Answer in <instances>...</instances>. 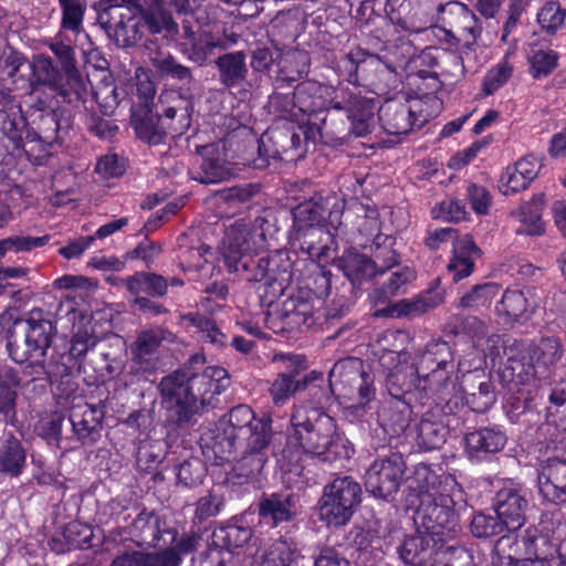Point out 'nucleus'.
I'll return each mask as SVG.
<instances>
[{"instance_id": "22", "label": "nucleus", "mask_w": 566, "mask_h": 566, "mask_svg": "<svg viewBox=\"0 0 566 566\" xmlns=\"http://www.w3.org/2000/svg\"><path fill=\"white\" fill-rule=\"evenodd\" d=\"M493 506L499 521L509 531H516L524 524L527 501L515 486L505 485L499 490Z\"/></svg>"}, {"instance_id": "7", "label": "nucleus", "mask_w": 566, "mask_h": 566, "mask_svg": "<svg viewBox=\"0 0 566 566\" xmlns=\"http://www.w3.org/2000/svg\"><path fill=\"white\" fill-rule=\"evenodd\" d=\"M454 364L447 342L432 340L419 353V395L424 398L441 394L452 386Z\"/></svg>"}, {"instance_id": "53", "label": "nucleus", "mask_w": 566, "mask_h": 566, "mask_svg": "<svg viewBox=\"0 0 566 566\" xmlns=\"http://www.w3.org/2000/svg\"><path fill=\"white\" fill-rule=\"evenodd\" d=\"M151 64L160 75H168L188 85V90L196 86L197 82L193 80L189 67L180 64L171 55L157 56L151 60Z\"/></svg>"}, {"instance_id": "33", "label": "nucleus", "mask_w": 566, "mask_h": 566, "mask_svg": "<svg viewBox=\"0 0 566 566\" xmlns=\"http://www.w3.org/2000/svg\"><path fill=\"white\" fill-rule=\"evenodd\" d=\"M163 104H168L163 109V115L166 119H177L169 127L176 135L184 134L191 124V114L193 112V104L191 95L182 96L177 92H168L160 96Z\"/></svg>"}, {"instance_id": "63", "label": "nucleus", "mask_w": 566, "mask_h": 566, "mask_svg": "<svg viewBox=\"0 0 566 566\" xmlns=\"http://www.w3.org/2000/svg\"><path fill=\"white\" fill-rule=\"evenodd\" d=\"M159 120V118L154 116H146L140 120H137L135 124L137 136L149 144L157 145L163 143L166 132L164 128L158 126Z\"/></svg>"}, {"instance_id": "26", "label": "nucleus", "mask_w": 566, "mask_h": 566, "mask_svg": "<svg viewBox=\"0 0 566 566\" xmlns=\"http://www.w3.org/2000/svg\"><path fill=\"white\" fill-rule=\"evenodd\" d=\"M409 488L417 493L420 502L426 495L433 497L440 495L441 492L457 491L458 484L450 476L438 475L430 465L419 463L415 467Z\"/></svg>"}, {"instance_id": "48", "label": "nucleus", "mask_w": 566, "mask_h": 566, "mask_svg": "<svg viewBox=\"0 0 566 566\" xmlns=\"http://www.w3.org/2000/svg\"><path fill=\"white\" fill-rule=\"evenodd\" d=\"M502 376L509 384L518 387L534 382L537 378L543 377L544 374L531 360L528 364H525L520 359L509 358Z\"/></svg>"}, {"instance_id": "29", "label": "nucleus", "mask_w": 566, "mask_h": 566, "mask_svg": "<svg viewBox=\"0 0 566 566\" xmlns=\"http://www.w3.org/2000/svg\"><path fill=\"white\" fill-rule=\"evenodd\" d=\"M535 305L520 290H506L495 305V313L506 325L524 323L534 313Z\"/></svg>"}, {"instance_id": "58", "label": "nucleus", "mask_w": 566, "mask_h": 566, "mask_svg": "<svg viewBox=\"0 0 566 566\" xmlns=\"http://www.w3.org/2000/svg\"><path fill=\"white\" fill-rule=\"evenodd\" d=\"M558 55L553 50L532 49L530 63L535 77L548 75L557 64Z\"/></svg>"}, {"instance_id": "13", "label": "nucleus", "mask_w": 566, "mask_h": 566, "mask_svg": "<svg viewBox=\"0 0 566 566\" xmlns=\"http://www.w3.org/2000/svg\"><path fill=\"white\" fill-rule=\"evenodd\" d=\"M453 242L452 258L447 269L452 274V280L458 282L471 275L474 270V261L480 250L469 235L458 238L457 230L453 228H440L429 230L424 239L428 249L437 251L442 244Z\"/></svg>"}, {"instance_id": "9", "label": "nucleus", "mask_w": 566, "mask_h": 566, "mask_svg": "<svg viewBox=\"0 0 566 566\" xmlns=\"http://www.w3.org/2000/svg\"><path fill=\"white\" fill-rule=\"evenodd\" d=\"M457 495H461L459 489L447 493L441 492L440 495L433 497L426 495L419 502L413 515L417 527L446 542L453 538L459 528L454 513Z\"/></svg>"}, {"instance_id": "44", "label": "nucleus", "mask_w": 566, "mask_h": 566, "mask_svg": "<svg viewBox=\"0 0 566 566\" xmlns=\"http://www.w3.org/2000/svg\"><path fill=\"white\" fill-rule=\"evenodd\" d=\"M563 348L557 338H543L530 348V360L545 375L562 357Z\"/></svg>"}, {"instance_id": "19", "label": "nucleus", "mask_w": 566, "mask_h": 566, "mask_svg": "<svg viewBox=\"0 0 566 566\" xmlns=\"http://www.w3.org/2000/svg\"><path fill=\"white\" fill-rule=\"evenodd\" d=\"M197 153L200 157V165L192 172L195 180L201 184H218L227 180L231 176L224 142L218 140L197 146Z\"/></svg>"}, {"instance_id": "27", "label": "nucleus", "mask_w": 566, "mask_h": 566, "mask_svg": "<svg viewBox=\"0 0 566 566\" xmlns=\"http://www.w3.org/2000/svg\"><path fill=\"white\" fill-rule=\"evenodd\" d=\"M25 126L27 122L20 109H0V161L8 155L20 153Z\"/></svg>"}, {"instance_id": "36", "label": "nucleus", "mask_w": 566, "mask_h": 566, "mask_svg": "<svg viewBox=\"0 0 566 566\" xmlns=\"http://www.w3.org/2000/svg\"><path fill=\"white\" fill-rule=\"evenodd\" d=\"M326 208L323 199L304 201L293 209V233L318 234Z\"/></svg>"}, {"instance_id": "1", "label": "nucleus", "mask_w": 566, "mask_h": 566, "mask_svg": "<svg viewBox=\"0 0 566 566\" xmlns=\"http://www.w3.org/2000/svg\"><path fill=\"white\" fill-rule=\"evenodd\" d=\"M270 417L258 418L247 405L233 407L227 418L219 421L216 448L223 454L241 451L242 457L233 465L237 476L252 478L266 462L265 450L272 441Z\"/></svg>"}, {"instance_id": "52", "label": "nucleus", "mask_w": 566, "mask_h": 566, "mask_svg": "<svg viewBox=\"0 0 566 566\" xmlns=\"http://www.w3.org/2000/svg\"><path fill=\"white\" fill-rule=\"evenodd\" d=\"M25 462V454L20 441L9 437L0 447V471L18 474Z\"/></svg>"}, {"instance_id": "38", "label": "nucleus", "mask_w": 566, "mask_h": 566, "mask_svg": "<svg viewBox=\"0 0 566 566\" xmlns=\"http://www.w3.org/2000/svg\"><path fill=\"white\" fill-rule=\"evenodd\" d=\"M57 103L39 97L33 107L40 112L39 115V137L48 144L56 142L59 139V132L64 127L69 126V122L65 119L62 122L57 113Z\"/></svg>"}, {"instance_id": "20", "label": "nucleus", "mask_w": 566, "mask_h": 566, "mask_svg": "<svg viewBox=\"0 0 566 566\" xmlns=\"http://www.w3.org/2000/svg\"><path fill=\"white\" fill-rule=\"evenodd\" d=\"M444 543L446 541L417 527L415 534L403 539L399 555L407 566H436L437 556Z\"/></svg>"}, {"instance_id": "54", "label": "nucleus", "mask_w": 566, "mask_h": 566, "mask_svg": "<svg viewBox=\"0 0 566 566\" xmlns=\"http://www.w3.org/2000/svg\"><path fill=\"white\" fill-rule=\"evenodd\" d=\"M185 321L189 322L190 326L195 328L200 340L210 343L217 347L226 344L227 336L219 329L214 322L208 317L200 315H187Z\"/></svg>"}, {"instance_id": "62", "label": "nucleus", "mask_w": 566, "mask_h": 566, "mask_svg": "<svg viewBox=\"0 0 566 566\" xmlns=\"http://www.w3.org/2000/svg\"><path fill=\"white\" fill-rule=\"evenodd\" d=\"M467 403L476 412H484L495 402V396L490 381H481L476 390L467 392Z\"/></svg>"}, {"instance_id": "10", "label": "nucleus", "mask_w": 566, "mask_h": 566, "mask_svg": "<svg viewBox=\"0 0 566 566\" xmlns=\"http://www.w3.org/2000/svg\"><path fill=\"white\" fill-rule=\"evenodd\" d=\"M408 360L409 355L406 352L384 350L379 365L391 397L420 402L419 354L413 361Z\"/></svg>"}, {"instance_id": "35", "label": "nucleus", "mask_w": 566, "mask_h": 566, "mask_svg": "<svg viewBox=\"0 0 566 566\" xmlns=\"http://www.w3.org/2000/svg\"><path fill=\"white\" fill-rule=\"evenodd\" d=\"M407 399L391 397L377 411L379 426L389 434H398L408 428L410 403Z\"/></svg>"}, {"instance_id": "39", "label": "nucleus", "mask_w": 566, "mask_h": 566, "mask_svg": "<svg viewBox=\"0 0 566 566\" xmlns=\"http://www.w3.org/2000/svg\"><path fill=\"white\" fill-rule=\"evenodd\" d=\"M256 556L260 566H291L297 557V546L291 539L279 538L265 544Z\"/></svg>"}, {"instance_id": "43", "label": "nucleus", "mask_w": 566, "mask_h": 566, "mask_svg": "<svg viewBox=\"0 0 566 566\" xmlns=\"http://www.w3.org/2000/svg\"><path fill=\"white\" fill-rule=\"evenodd\" d=\"M219 69L220 81L228 87L234 86L247 75L245 55L241 51L227 53L216 61Z\"/></svg>"}, {"instance_id": "25", "label": "nucleus", "mask_w": 566, "mask_h": 566, "mask_svg": "<svg viewBox=\"0 0 566 566\" xmlns=\"http://www.w3.org/2000/svg\"><path fill=\"white\" fill-rule=\"evenodd\" d=\"M313 315V304L298 295L289 296L275 310V316L281 321V329L289 332L311 327L314 324Z\"/></svg>"}, {"instance_id": "11", "label": "nucleus", "mask_w": 566, "mask_h": 566, "mask_svg": "<svg viewBox=\"0 0 566 566\" xmlns=\"http://www.w3.org/2000/svg\"><path fill=\"white\" fill-rule=\"evenodd\" d=\"M295 438L306 453L324 454L336 433L334 419L318 409L297 408L291 419Z\"/></svg>"}, {"instance_id": "23", "label": "nucleus", "mask_w": 566, "mask_h": 566, "mask_svg": "<svg viewBox=\"0 0 566 566\" xmlns=\"http://www.w3.org/2000/svg\"><path fill=\"white\" fill-rule=\"evenodd\" d=\"M542 161L535 156H525L514 165L509 166L500 178V191L512 195L525 190L537 177Z\"/></svg>"}, {"instance_id": "12", "label": "nucleus", "mask_w": 566, "mask_h": 566, "mask_svg": "<svg viewBox=\"0 0 566 566\" xmlns=\"http://www.w3.org/2000/svg\"><path fill=\"white\" fill-rule=\"evenodd\" d=\"M361 488L350 476L336 478L325 486L319 501V518L328 526H343L360 503Z\"/></svg>"}, {"instance_id": "31", "label": "nucleus", "mask_w": 566, "mask_h": 566, "mask_svg": "<svg viewBox=\"0 0 566 566\" xmlns=\"http://www.w3.org/2000/svg\"><path fill=\"white\" fill-rule=\"evenodd\" d=\"M505 443L506 436L494 428H482L465 436L467 452L470 458L478 460L501 451Z\"/></svg>"}, {"instance_id": "18", "label": "nucleus", "mask_w": 566, "mask_h": 566, "mask_svg": "<svg viewBox=\"0 0 566 566\" xmlns=\"http://www.w3.org/2000/svg\"><path fill=\"white\" fill-rule=\"evenodd\" d=\"M200 536L195 533H185L174 548L161 553L132 552L116 557L111 566H179L180 555H187L197 549Z\"/></svg>"}, {"instance_id": "21", "label": "nucleus", "mask_w": 566, "mask_h": 566, "mask_svg": "<svg viewBox=\"0 0 566 566\" xmlns=\"http://www.w3.org/2000/svg\"><path fill=\"white\" fill-rule=\"evenodd\" d=\"M447 433L440 417L428 411L408 426L406 437L419 451H430L444 443Z\"/></svg>"}, {"instance_id": "37", "label": "nucleus", "mask_w": 566, "mask_h": 566, "mask_svg": "<svg viewBox=\"0 0 566 566\" xmlns=\"http://www.w3.org/2000/svg\"><path fill=\"white\" fill-rule=\"evenodd\" d=\"M74 35L70 36L66 32L60 31L50 42L49 46L54 55L59 59L62 71L67 78V83L74 90L81 86V74L76 69V61L74 57L73 43L75 42Z\"/></svg>"}, {"instance_id": "4", "label": "nucleus", "mask_w": 566, "mask_h": 566, "mask_svg": "<svg viewBox=\"0 0 566 566\" xmlns=\"http://www.w3.org/2000/svg\"><path fill=\"white\" fill-rule=\"evenodd\" d=\"M53 326L50 321L41 318V312H32L25 321L22 335L10 333L7 348L11 359L18 364L32 360L48 376H62L67 373L65 364L55 365L42 359L51 346Z\"/></svg>"}, {"instance_id": "16", "label": "nucleus", "mask_w": 566, "mask_h": 566, "mask_svg": "<svg viewBox=\"0 0 566 566\" xmlns=\"http://www.w3.org/2000/svg\"><path fill=\"white\" fill-rule=\"evenodd\" d=\"M380 124L389 135H405L420 128L428 120L419 99L407 102L387 101L378 109Z\"/></svg>"}, {"instance_id": "40", "label": "nucleus", "mask_w": 566, "mask_h": 566, "mask_svg": "<svg viewBox=\"0 0 566 566\" xmlns=\"http://www.w3.org/2000/svg\"><path fill=\"white\" fill-rule=\"evenodd\" d=\"M259 513L262 522L271 526H276L282 522H287L294 515L292 496L272 494L260 502Z\"/></svg>"}, {"instance_id": "56", "label": "nucleus", "mask_w": 566, "mask_h": 566, "mask_svg": "<svg viewBox=\"0 0 566 566\" xmlns=\"http://www.w3.org/2000/svg\"><path fill=\"white\" fill-rule=\"evenodd\" d=\"M327 235L328 233L324 230L323 227H319L318 234H311L308 232L304 235L293 233V229H291L290 240L293 242V244H297L302 251L306 252L310 256L313 258L323 254V251L326 248L324 237Z\"/></svg>"}, {"instance_id": "46", "label": "nucleus", "mask_w": 566, "mask_h": 566, "mask_svg": "<svg viewBox=\"0 0 566 566\" xmlns=\"http://www.w3.org/2000/svg\"><path fill=\"white\" fill-rule=\"evenodd\" d=\"M380 259V253L376 254L373 261L363 254L348 252L342 256L339 266L352 282H358L374 273L375 266L378 265Z\"/></svg>"}, {"instance_id": "3", "label": "nucleus", "mask_w": 566, "mask_h": 566, "mask_svg": "<svg viewBox=\"0 0 566 566\" xmlns=\"http://www.w3.org/2000/svg\"><path fill=\"white\" fill-rule=\"evenodd\" d=\"M329 103L333 111L327 113L317 127L324 143L343 144L350 133L364 136L370 132L376 104L374 99L363 96L358 87L338 85L333 88Z\"/></svg>"}, {"instance_id": "30", "label": "nucleus", "mask_w": 566, "mask_h": 566, "mask_svg": "<svg viewBox=\"0 0 566 566\" xmlns=\"http://www.w3.org/2000/svg\"><path fill=\"white\" fill-rule=\"evenodd\" d=\"M98 22L117 46H132L138 40L136 23L130 17H125L123 11H99Z\"/></svg>"}, {"instance_id": "60", "label": "nucleus", "mask_w": 566, "mask_h": 566, "mask_svg": "<svg viewBox=\"0 0 566 566\" xmlns=\"http://www.w3.org/2000/svg\"><path fill=\"white\" fill-rule=\"evenodd\" d=\"M300 387V380L292 379V375L286 373H280L279 377L273 381L270 392L274 403L282 406Z\"/></svg>"}, {"instance_id": "51", "label": "nucleus", "mask_w": 566, "mask_h": 566, "mask_svg": "<svg viewBox=\"0 0 566 566\" xmlns=\"http://www.w3.org/2000/svg\"><path fill=\"white\" fill-rule=\"evenodd\" d=\"M512 216L520 222V227L516 229L517 234L542 235L544 233V223L536 203L525 202Z\"/></svg>"}, {"instance_id": "15", "label": "nucleus", "mask_w": 566, "mask_h": 566, "mask_svg": "<svg viewBox=\"0 0 566 566\" xmlns=\"http://www.w3.org/2000/svg\"><path fill=\"white\" fill-rule=\"evenodd\" d=\"M406 470L401 453L392 452L374 461L365 474V488L375 497L387 499L400 486Z\"/></svg>"}, {"instance_id": "8", "label": "nucleus", "mask_w": 566, "mask_h": 566, "mask_svg": "<svg viewBox=\"0 0 566 566\" xmlns=\"http://www.w3.org/2000/svg\"><path fill=\"white\" fill-rule=\"evenodd\" d=\"M268 221L263 217L238 220L226 230L220 245V254L228 271H237V262L247 269L248 255L264 245Z\"/></svg>"}, {"instance_id": "49", "label": "nucleus", "mask_w": 566, "mask_h": 566, "mask_svg": "<svg viewBox=\"0 0 566 566\" xmlns=\"http://www.w3.org/2000/svg\"><path fill=\"white\" fill-rule=\"evenodd\" d=\"M499 293L500 285L494 282L475 285L460 298L458 307L472 311L489 307Z\"/></svg>"}, {"instance_id": "34", "label": "nucleus", "mask_w": 566, "mask_h": 566, "mask_svg": "<svg viewBox=\"0 0 566 566\" xmlns=\"http://www.w3.org/2000/svg\"><path fill=\"white\" fill-rule=\"evenodd\" d=\"M171 336V333L160 327L144 331L138 335L133 354L134 360L139 364L140 369L155 368L157 349L164 340H170Z\"/></svg>"}, {"instance_id": "5", "label": "nucleus", "mask_w": 566, "mask_h": 566, "mask_svg": "<svg viewBox=\"0 0 566 566\" xmlns=\"http://www.w3.org/2000/svg\"><path fill=\"white\" fill-rule=\"evenodd\" d=\"M329 387L349 408L364 411L376 397L375 378L361 360L346 358L334 364L329 371Z\"/></svg>"}, {"instance_id": "17", "label": "nucleus", "mask_w": 566, "mask_h": 566, "mask_svg": "<svg viewBox=\"0 0 566 566\" xmlns=\"http://www.w3.org/2000/svg\"><path fill=\"white\" fill-rule=\"evenodd\" d=\"M30 67L35 78V83L32 84V94L38 98L40 97L42 87L49 88L52 94L56 97H61L62 101L66 103H72L81 98L84 92L83 80L81 78V86L74 90L73 86L67 83L64 71L60 72L50 57L38 56Z\"/></svg>"}, {"instance_id": "47", "label": "nucleus", "mask_w": 566, "mask_h": 566, "mask_svg": "<svg viewBox=\"0 0 566 566\" xmlns=\"http://www.w3.org/2000/svg\"><path fill=\"white\" fill-rule=\"evenodd\" d=\"M59 3L62 11L60 31L71 33L76 38L83 31L86 0H59Z\"/></svg>"}, {"instance_id": "45", "label": "nucleus", "mask_w": 566, "mask_h": 566, "mask_svg": "<svg viewBox=\"0 0 566 566\" xmlns=\"http://www.w3.org/2000/svg\"><path fill=\"white\" fill-rule=\"evenodd\" d=\"M21 384V379L11 367H4L0 375V415L13 417L15 415V405L18 392L17 389Z\"/></svg>"}, {"instance_id": "14", "label": "nucleus", "mask_w": 566, "mask_h": 566, "mask_svg": "<svg viewBox=\"0 0 566 566\" xmlns=\"http://www.w3.org/2000/svg\"><path fill=\"white\" fill-rule=\"evenodd\" d=\"M560 525L559 511L542 515L539 530H528L525 536V547L533 560L547 563L548 566H566V539L558 545L553 543L551 534Z\"/></svg>"}, {"instance_id": "55", "label": "nucleus", "mask_w": 566, "mask_h": 566, "mask_svg": "<svg viewBox=\"0 0 566 566\" xmlns=\"http://www.w3.org/2000/svg\"><path fill=\"white\" fill-rule=\"evenodd\" d=\"M271 138L275 145L280 146L281 149H276V153L282 158L294 160L301 156L303 139L298 134L279 130L274 132Z\"/></svg>"}, {"instance_id": "59", "label": "nucleus", "mask_w": 566, "mask_h": 566, "mask_svg": "<svg viewBox=\"0 0 566 566\" xmlns=\"http://www.w3.org/2000/svg\"><path fill=\"white\" fill-rule=\"evenodd\" d=\"M192 566H241V559L230 549L214 548L193 559Z\"/></svg>"}, {"instance_id": "50", "label": "nucleus", "mask_w": 566, "mask_h": 566, "mask_svg": "<svg viewBox=\"0 0 566 566\" xmlns=\"http://www.w3.org/2000/svg\"><path fill=\"white\" fill-rule=\"evenodd\" d=\"M133 534L138 545L156 546L160 538L158 516L143 511L133 522Z\"/></svg>"}, {"instance_id": "28", "label": "nucleus", "mask_w": 566, "mask_h": 566, "mask_svg": "<svg viewBox=\"0 0 566 566\" xmlns=\"http://www.w3.org/2000/svg\"><path fill=\"white\" fill-rule=\"evenodd\" d=\"M182 30L180 51L195 63L203 64L212 51L220 45V40L208 31L201 29L193 31L186 23L182 25Z\"/></svg>"}, {"instance_id": "41", "label": "nucleus", "mask_w": 566, "mask_h": 566, "mask_svg": "<svg viewBox=\"0 0 566 566\" xmlns=\"http://www.w3.org/2000/svg\"><path fill=\"white\" fill-rule=\"evenodd\" d=\"M102 418L103 412L99 408L85 405L81 411H72L70 422L78 439L86 443L95 441V436L101 428Z\"/></svg>"}, {"instance_id": "64", "label": "nucleus", "mask_w": 566, "mask_h": 566, "mask_svg": "<svg viewBox=\"0 0 566 566\" xmlns=\"http://www.w3.org/2000/svg\"><path fill=\"white\" fill-rule=\"evenodd\" d=\"M440 301H432L431 297H419L412 302L410 301H400L392 305L389 308V314L391 316H407V315H413L419 313H424L429 308H432L439 304Z\"/></svg>"}, {"instance_id": "32", "label": "nucleus", "mask_w": 566, "mask_h": 566, "mask_svg": "<svg viewBox=\"0 0 566 566\" xmlns=\"http://www.w3.org/2000/svg\"><path fill=\"white\" fill-rule=\"evenodd\" d=\"M138 11L150 33H165L170 36L178 33V24L165 8V0H144Z\"/></svg>"}, {"instance_id": "24", "label": "nucleus", "mask_w": 566, "mask_h": 566, "mask_svg": "<svg viewBox=\"0 0 566 566\" xmlns=\"http://www.w3.org/2000/svg\"><path fill=\"white\" fill-rule=\"evenodd\" d=\"M538 489L547 501L566 502V461L549 459L542 465L537 478Z\"/></svg>"}, {"instance_id": "6", "label": "nucleus", "mask_w": 566, "mask_h": 566, "mask_svg": "<svg viewBox=\"0 0 566 566\" xmlns=\"http://www.w3.org/2000/svg\"><path fill=\"white\" fill-rule=\"evenodd\" d=\"M237 271H228L237 274L249 283H263L264 297L270 304L281 296L291 283V262L285 253L275 252L272 255L254 260L252 254L248 255L247 269L242 263L237 262Z\"/></svg>"}, {"instance_id": "57", "label": "nucleus", "mask_w": 566, "mask_h": 566, "mask_svg": "<svg viewBox=\"0 0 566 566\" xmlns=\"http://www.w3.org/2000/svg\"><path fill=\"white\" fill-rule=\"evenodd\" d=\"M566 18V11L557 2L545 3L537 13L539 25L547 32H556Z\"/></svg>"}, {"instance_id": "2", "label": "nucleus", "mask_w": 566, "mask_h": 566, "mask_svg": "<svg viewBox=\"0 0 566 566\" xmlns=\"http://www.w3.org/2000/svg\"><path fill=\"white\" fill-rule=\"evenodd\" d=\"M228 371L219 366H208L202 373L178 370L161 379L159 389L169 418L187 422L200 406L211 405L216 396L229 386Z\"/></svg>"}, {"instance_id": "42", "label": "nucleus", "mask_w": 566, "mask_h": 566, "mask_svg": "<svg viewBox=\"0 0 566 566\" xmlns=\"http://www.w3.org/2000/svg\"><path fill=\"white\" fill-rule=\"evenodd\" d=\"M126 290L134 295L146 293L147 295L157 297L164 296L167 292V280L156 273L136 272L124 281Z\"/></svg>"}, {"instance_id": "61", "label": "nucleus", "mask_w": 566, "mask_h": 566, "mask_svg": "<svg viewBox=\"0 0 566 566\" xmlns=\"http://www.w3.org/2000/svg\"><path fill=\"white\" fill-rule=\"evenodd\" d=\"M513 67L506 62H500L493 69H491L485 75L482 90L485 95H491L503 86L512 76Z\"/></svg>"}]
</instances>
